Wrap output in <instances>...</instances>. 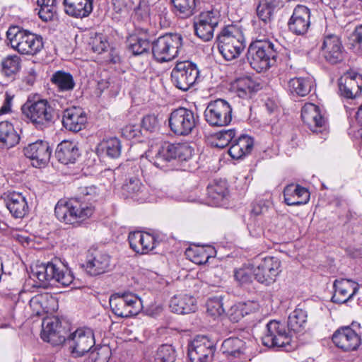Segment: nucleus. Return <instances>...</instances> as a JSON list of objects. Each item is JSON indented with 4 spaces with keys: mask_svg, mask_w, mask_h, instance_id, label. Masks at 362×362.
<instances>
[{
    "mask_svg": "<svg viewBox=\"0 0 362 362\" xmlns=\"http://www.w3.org/2000/svg\"><path fill=\"white\" fill-rule=\"evenodd\" d=\"M98 196L94 186L81 187L78 194L69 200H59L55 206L57 218L66 224H78L90 218L95 211L93 202Z\"/></svg>",
    "mask_w": 362,
    "mask_h": 362,
    "instance_id": "f257e3e1",
    "label": "nucleus"
},
{
    "mask_svg": "<svg viewBox=\"0 0 362 362\" xmlns=\"http://www.w3.org/2000/svg\"><path fill=\"white\" fill-rule=\"evenodd\" d=\"M56 102V100H28L22 105V113L36 129L43 130L49 127L59 116V110L55 108Z\"/></svg>",
    "mask_w": 362,
    "mask_h": 362,
    "instance_id": "f03ea898",
    "label": "nucleus"
},
{
    "mask_svg": "<svg viewBox=\"0 0 362 362\" xmlns=\"http://www.w3.org/2000/svg\"><path fill=\"white\" fill-rule=\"evenodd\" d=\"M6 37L11 48L21 54L34 56L40 52L44 47L43 38L40 35L18 26L9 27Z\"/></svg>",
    "mask_w": 362,
    "mask_h": 362,
    "instance_id": "7ed1b4c3",
    "label": "nucleus"
},
{
    "mask_svg": "<svg viewBox=\"0 0 362 362\" xmlns=\"http://www.w3.org/2000/svg\"><path fill=\"white\" fill-rule=\"evenodd\" d=\"M33 275L44 287L51 281L66 287L70 286L74 279L71 271L58 258H54L47 264L36 266L33 270Z\"/></svg>",
    "mask_w": 362,
    "mask_h": 362,
    "instance_id": "20e7f679",
    "label": "nucleus"
},
{
    "mask_svg": "<svg viewBox=\"0 0 362 362\" xmlns=\"http://www.w3.org/2000/svg\"><path fill=\"white\" fill-rule=\"evenodd\" d=\"M277 55L278 52L272 42L257 40L249 45L247 59L252 68L261 73L275 64Z\"/></svg>",
    "mask_w": 362,
    "mask_h": 362,
    "instance_id": "39448f33",
    "label": "nucleus"
},
{
    "mask_svg": "<svg viewBox=\"0 0 362 362\" xmlns=\"http://www.w3.org/2000/svg\"><path fill=\"white\" fill-rule=\"evenodd\" d=\"M193 151L194 149L187 143L165 142L158 148L155 156L152 157L151 162L158 168L166 170L173 160L182 162L189 160Z\"/></svg>",
    "mask_w": 362,
    "mask_h": 362,
    "instance_id": "423d86ee",
    "label": "nucleus"
},
{
    "mask_svg": "<svg viewBox=\"0 0 362 362\" xmlns=\"http://www.w3.org/2000/svg\"><path fill=\"white\" fill-rule=\"evenodd\" d=\"M183 38L178 33H166L151 43L153 58L158 62H168L179 54Z\"/></svg>",
    "mask_w": 362,
    "mask_h": 362,
    "instance_id": "0eeeda50",
    "label": "nucleus"
},
{
    "mask_svg": "<svg viewBox=\"0 0 362 362\" xmlns=\"http://www.w3.org/2000/svg\"><path fill=\"white\" fill-rule=\"evenodd\" d=\"M362 327L358 322L342 326L335 330L332 336L334 346L343 351L357 350L361 344Z\"/></svg>",
    "mask_w": 362,
    "mask_h": 362,
    "instance_id": "6e6552de",
    "label": "nucleus"
},
{
    "mask_svg": "<svg viewBox=\"0 0 362 362\" xmlns=\"http://www.w3.org/2000/svg\"><path fill=\"white\" fill-rule=\"evenodd\" d=\"M291 332L284 322L270 320L267 324L265 334L262 337V344L269 348H285L286 351H289L291 349Z\"/></svg>",
    "mask_w": 362,
    "mask_h": 362,
    "instance_id": "1a4fd4ad",
    "label": "nucleus"
},
{
    "mask_svg": "<svg viewBox=\"0 0 362 362\" xmlns=\"http://www.w3.org/2000/svg\"><path fill=\"white\" fill-rule=\"evenodd\" d=\"M171 82L174 86L182 91L192 88L199 78L197 66L189 62H177L170 74Z\"/></svg>",
    "mask_w": 362,
    "mask_h": 362,
    "instance_id": "9d476101",
    "label": "nucleus"
},
{
    "mask_svg": "<svg viewBox=\"0 0 362 362\" xmlns=\"http://www.w3.org/2000/svg\"><path fill=\"white\" fill-rule=\"evenodd\" d=\"M281 272V261L272 256L257 257L252 265L255 279L260 284L269 286L276 281Z\"/></svg>",
    "mask_w": 362,
    "mask_h": 362,
    "instance_id": "9b49d317",
    "label": "nucleus"
},
{
    "mask_svg": "<svg viewBox=\"0 0 362 362\" xmlns=\"http://www.w3.org/2000/svg\"><path fill=\"white\" fill-rule=\"evenodd\" d=\"M74 358L81 357L91 351L95 344L93 330L87 327L78 328L70 334L64 342Z\"/></svg>",
    "mask_w": 362,
    "mask_h": 362,
    "instance_id": "f8f14e48",
    "label": "nucleus"
},
{
    "mask_svg": "<svg viewBox=\"0 0 362 362\" xmlns=\"http://www.w3.org/2000/svg\"><path fill=\"white\" fill-rule=\"evenodd\" d=\"M169 127L176 135H189L196 127L199 116L192 110L179 107L174 110L169 117Z\"/></svg>",
    "mask_w": 362,
    "mask_h": 362,
    "instance_id": "ddd939ff",
    "label": "nucleus"
},
{
    "mask_svg": "<svg viewBox=\"0 0 362 362\" xmlns=\"http://www.w3.org/2000/svg\"><path fill=\"white\" fill-rule=\"evenodd\" d=\"M233 109L223 99L211 101L204 112L205 121L211 127H221L228 125L232 120Z\"/></svg>",
    "mask_w": 362,
    "mask_h": 362,
    "instance_id": "4468645a",
    "label": "nucleus"
},
{
    "mask_svg": "<svg viewBox=\"0 0 362 362\" xmlns=\"http://www.w3.org/2000/svg\"><path fill=\"white\" fill-rule=\"evenodd\" d=\"M109 303L112 313L122 318L136 315L141 309V300L132 293L112 295Z\"/></svg>",
    "mask_w": 362,
    "mask_h": 362,
    "instance_id": "2eb2a0df",
    "label": "nucleus"
},
{
    "mask_svg": "<svg viewBox=\"0 0 362 362\" xmlns=\"http://www.w3.org/2000/svg\"><path fill=\"white\" fill-rule=\"evenodd\" d=\"M216 346L206 336H197L188 345V356L192 362H211Z\"/></svg>",
    "mask_w": 362,
    "mask_h": 362,
    "instance_id": "dca6fc26",
    "label": "nucleus"
},
{
    "mask_svg": "<svg viewBox=\"0 0 362 362\" xmlns=\"http://www.w3.org/2000/svg\"><path fill=\"white\" fill-rule=\"evenodd\" d=\"M111 267L110 255L102 250L90 249L86 255L83 267L90 276H98L107 272Z\"/></svg>",
    "mask_w": 362,
    "mask_h": 362,
    "instance_id": "f3484780",
    "label": "nucleus"
},
{
    "mask_svg": "<svg viewBox=\"0 0 362 362\" xmlns=\"http://www.w3.org/2000/svg\"><path fill=\"white\" fill-rule=\"evenodd\" d=\"M52 151L49 143L42 140L30 144L23 148L25 156L31 160L35 168L45 166L49 161Z\"/></svg>",
    "mask_w": 362,
    "mask_h": 362,
    "instance_id": "a211bd4d",
    "label": "nucleus"
},
{
    "mask_svg": "<svg viewBox=\"0 0 362 362\" xmlns=\"http://www.w3.org/2000/svg\"><path fill=\"white\" fill-rule=\"evenodd\" d=\"M321 50L325 61L331 64H338L344 59V49L339 37L337 35H325Z\"/></svg>",
    "mask_w": 362,
    "mask_h": 362,
    "instance_id": "6ab92c4d",
    "label": "nucleus"
},
{
    "mask_svg": "<svg viewBox=\"0 0 362 362\" xmlns=\"http://www.w3.org/2000/svg\"><path fill=\"white\" fill-rule=\"evenodd\" d=\"M288 25L290 31L297 35L305 34L310 26V9L303 5L296 6Z\"/></svg>",
    "mask_w": 362,
    "mask_h": 362,
    "instance_id": "aec40b11",
    "label": "nucleus"
},
{
    "mask_svg": "<svg viewBox=\"0 0 362 362\" xmlns=\"http://www.w3.org/2000/svg\"><path fill=\"white\" fill-rule=\"evenodd\" d=\"M340 95L346 98H354L362 90V76L357 73L347 72L338 81Z\"/></svg>",
    "mask_w": 362,
    "mask_h": 362,
    "instance_id": "412c9836",
    "label": "nucleus"
},
{
    "mask_svg": "<svg viewBox=\"0 0 362 362\" xmlns=\"http://www.w3.org/2000/svg\"><path fill=\"white\" fill-rule=\"evenodd\" d=\"M334 293L332 301L341 304L351 300L358 291L359 284L349 279H339L334 281Z\"/></svg>",
    "mask_w": 362,
    "mask_h": 362,
    "instance_id": "4be33fe9",
    "label": "nucleus"
},
{
    "mask_svg": "<svg viewBox=\"0 0 362 362\" xmlns=\"http://www.w3.org/2000/svg\"><path fill=\"white\" fill-rule=\"evenodd\" d=\"M87 117L80 107L72 106L63 112L62 125L68 131L78 132L85 128Z\"/></svg>",
    "mask_w": 362,
    "mask_h": 362,
    "instance_id": "5701e85b",
    "label": "nucleus"
},
{
    "mask_svg": "<svg viewBox=\"0 0 362 362\" xmlns=\"http://www.w3.org/2000/svg\"><path fill=\"white\" fill-rule=\"evenodd\" d=\"M301 119L313 132H321L326 124V119L320 108L313 103H306L302 107Z\"/></svg>",
    "mask_w": 362,
    "mask_h": 362,
    "instance_id": "b1692460",
    "label": "nucleus"
},
{
    "mask_svg": "<svg viewBox=\"0 0 362 362\" xmlns=\"http://www.w3.org/2000/svg\"><path fill=\"white\" fill-rule=\"evenodd\" d=\"M1 198L4 200L13 217L22 218L28 213L29 208L26 199L21 193L8 191L4 193Z\"/></svg>",
    "mask_w": 362,
    "mask_h": 362,
    "instance_id": "393cba45",
    "label": "nucleus"
},
{
    "mask_svg": "<svg viewBox=\"0 0 362 362\" xmlns=\"http://www.w3.org/2000/svg\"><path fill=\"white\" fill-rule=\"evenodd\" d=\"M41 338L54 346L63 344L66 337L62 334L61 322L57 318L45 319L42 324Z\"/></svg>",
    "mask_w": 362,
    "mask_h": 362,
    "instance_id": "a878e982",
    "label": "nucleus"
},
{
    "mask_svg": "<svg viewBox=\"0 0 362 362\" xmlns=\"http://www.w3.org/2000/svg\"><path fill=\"white\" fill-rule=\"evenodd\" d=\"M128 240L130 247L136 253L141 255L148 253L156 247L155 237L148 233L131 232Z\"/></svg>",
    "mask_w": 362,
    "mask_h": 362,
    "instance_id": "bb28decb",
    "label": "nucleus"
},
{
    "mask_svg": "<svg viewBox=\"0 0 362 362\" xmlns=\"http://www.w3.org/2000/svg\"><path fill=\"white\" fill-rule=\"evenodd\" d=\"M122 192L139 202H152L154 199L148 194L147 188L142 185L139 179L130 177L122 186Z\"/></svg>",
    "mask_w": 362,
    "mask_h": 362,
    "instance_id": "cd10ccee",
    "label": "nucleus"
},
{
    "mask_svg": "<svg viewBox=\"0 0 362 362\" xmlns=\"http://www.w3.org/2000/svg\"><path fill=\"white\" fill-rule=\"evenodd\" d=\"M284 202L288 206H299L308 203L310 192L299 185H288L284 189Z\"/></svg>",
    "mask_w": 362,
    "mask_h": 362,
    "instance_id": "c85d7f7f",
    "label": "nucleus"
},
{
    "mask_svg": "<svg viewBox=\"0 0 362 362\" xmlns=\"http://www.w3.org/2000/svg\"><path fill=\"white\" fill-rule=\"evenodd\" d=\"M79 156L80 152L77 144L71 141H62L55 150V157L59 162L64 165L74 163Z\"/></svg>",
    "mask_w": 362,
    "mask_h": 362,
    "instance_id": "c756f323",
    "label": "nucleus"
},
{
    "mask_svg": "<svg viewBox=\"0 0 362 362\" xmlns=\"http://www.w3.org/2000/svg\"><path fill=\"white\" fill-rule=\"evenodd\" d=\"M93 0H64L66 14L74 18L88 17L93 11Z\"/></svg>",
    "mask_w": 362,
    "mask_h": 362,
    "instance_id": "7c9ffc66",
    "label": "nucleus"
},
{
    "mask_svg": "<svg viewBox=\"0 0 362 362\" xmlns=\"http://www.w3.org/2000/svg\"><path fill=\"white\" fill-rule=\"evenodd\" d=\"M253 146V138L242 134L233 141L228 153L233 159H241L251 153Z\"/></svg>",
    "mask_w": 362,
    "mask_h": 362,
    "instance_id": "2f4dec72",
    "label": "nucleus"
},
{
    "mask_svg": "<svg viewBox=\"0 0 362 362\" xmlns=\"http://www.w3.org/2000/svg\"><path fill=\"white\" fill-rule=\"evenodd\" d=\"M169 308L173 313L177 314L190 313L197 309L196 299L187 294L175 295L171 298Z\"/></svg>",
    "mask_w": 362,
    "mask_h": 362,
    "instance_id": "473e14b6",
    "label": "nucleus"
},
{
    "mask_svg": "<svg viewBox=\"0 0 362 362\" xmlns=\"http://www.w3.org/2000/svg\"><path fill=\"white\" fill-rule=\"evenodd\" d=\"M207 204L218 206L228 195V191L226 182L224 180H213L207 186Z\"/></svg>",
    "mask_w": 362,
    "mask_h": 362,
    "instance_id": "72a5a7b5",
    "label": "nucleus"
},
{
    "mask_svg": "<svg viewBox=\"0 0 362 362\" xmlns=\"http://www.w3.org/2000/svg\"><path fill=\"white\" fill-rule=\"evenodd\" d=\"M315 81L312 77H294L288 83V89L293 95L304 97L314 88Z\"/></svg>",
    "mask_w": 362,
    "mask_h": 362,
    "instance_id": "f704fd0d",
    "label": "nucleus"
},
{
    "mask_svg": "<svg viewBox=\"0 0 362 362\" xmlns=\"http://www.w3.org/2000/svg\"><path fill=\"white\" fill-rule=\"evenodd\" d=\"M20 136L8 121L0 122V147L10 148L18 144Z\"/></svg>",
    "mask_w": 362,
    "mask_h": 362,
    "instance_id": "c9c22d12",
    "label": "nucleus"
},
{
    "mask_svg": "<svg viewBox=\"0 0 362 362\" xmlns=\"http://www.w3.org/2000/svg\"><path fill=\"white\" fill-rule=\"evenodd\" d=\"M233 88L238 97L247 98H250L252 93L260 90L261 85L251 77L246 76L237 78L233 83Z\"/></svg>",
    "mask_w": 362,
    "mask_h": 362,
    "instance_id": "e433bc0d",
    "label": "nucleus"
},
{
    "mask_svg": "<svg viewBox=\"0 0 362 362\" xmlns=\"http://www.w3.org/2000/svg\"><path fill=\"white\" fill-rule=\"evenodd\" d=\"M246 342L238 337H230L225 339L221 345V351L228 356L240 357L247 351Z\"/></svg>",
    "mask_w": 362,
    "mask_h": 362,
    "instance_id": "4c0bfd02",
    "label": "nucleus"
},
{
    "mask_svg": "<svg viewBox=\"0 0 362 362\" xmlns=\"http://www.w3.org/2000/svg\"><path fill=\"white\" fill-rule=\"evenodd\" d=\"M218 50L223 57L227 61L238 58L245 48V40L235 42H218Z\"/></svg>",
    "mask_w": 362,
    "mask_h": 362,
    "instance_id": "58836bf2",
    "label": "nucleus"
},
{
    "mask_svg": "<svg viewBox=\"0 0 362 362\" xmlns=\"http://www.w3.org/2000/svg\"><path fill=\"white\" fill-rule=\"evenodd\" d=\"M307 318V312L302 308H296L288 315L287 322L288 329L294 333L303 332L306 326Z\"/></svg>",
    "mask_w": 362,
    "mask_h": 362,
    "instance_id": "ea45409f",
    "label": "nucleus"
},
{
    "mask_svg": "<svg viewBox=\"0 0 362 362\" xmlns=\"http://www.w3.org/2000/svg\"><path fill=\"white\" fill-rule=\"evenodd\" d=\"M1 71L5 76L14 78L21 68V59L16 54L8 55L1 62Z\"/></svg>",
    "mask_w": 362,
    "mask_h": 362,
    "instance_id": "a19ab883",
    "label": "nucleus"
},
{
    "mask_svg": "<svg viewBox=\"0 0 362 362\" xmlns=\"http://www.w3.org/2000/svg\"><path fill=\"white\" fill-rule=\"evenodd\" d=\"M50 81L62 92L72 90L75 87L72 75L64 71H57L54 73Z\"/></svg>",
    "mask_w": 362,
    "mask_h": 362,
    "instance_id": "79ce46f5",
    "label": "nucleus"
},
{
    "mask_svg": "<svg viewBox=\"0 0 362 362\" xmlns=\"http://www.w3.org/2000/svg\"><path fill=\"white\" fill-rule=\"evenodd\" d=\"M245 40L241 27L238 24H228L225 25L218 35V42H235Z\"/></svg>",
    "mask_w": 362,
    "mask_h": 362,
    "instance_id": "37998d69",
    "label": "nucleus"
},
{
    "mask_svg": "<svg viewBox=\"0 0 362 362\" xmlns=\"http://www.w3.org/2000/svg\"><path fill=\"white\" fill-rule=\"evenodd\" d=\"M197 0H170L174 12L181 18H188L195 12Z\"/></svg>",
    "mask_w": 362,
    "mask_h": 362,
    "instance_id": "c03bdc74",
    "label": "nucleus"
},
{
    "mask_svg": "<svg viewBox=\"0 0 362 362\" xmlns=\"http://www.w3.org/2000/svg\"><path fill=\"white\" fill-rule=\"evenodd\" d=\"M221 17L220 10L218 8L212 7L209 10L201 12L194 21L200 22L216 28L221 21Z\"/></svg>",
    "mask_w": 362,
    "mask_h": 362,
    "instance_id": "a18cd8bd",
    "label": "nucleus"
},
{
    "mask_svg": "<svg viewBox=\"0 0 362 362\" xmlns=\"http://www.w3.org/2000/svg\"><path fill=\"white\" fill-rule=\"evenodd\" d=\"M103 151L112 158H117L121 154L122 145L120 141L116 137H111L103 140L100 145Z\"/></svg>",
    "mask_w": 362,
    "mask_h": 362,
    "instance_id": "49530a36",
    "label": "nucleus"
},
{
    "mask_svg": "<svg viewBox=\"0 0 362 362\" xmlns=\"http://www.w3.org/2000/svg\"><path fill=\"white\" fill-rule=\"evenodd\" d=\"M127 42L129 50L134 55L142 54L146 52L151 47L147 39H143L137 36H131Z\"/></svg>",
    "mask_w": 362,
    "mask_h": 362,
    "instance_id": "de8ad7c7",
    "label": "nucleus"
},
{
    "mask_svg": "<svg viewBox=\"0 0 362 362\" xmlns=\"http://www.w3.org/2000/svg\"><path fill=\"white\" fill-rule=\"evenodd\" d=\"M176 351L171 344L160 345L156 351V360L158 362H174L176 359Z\"/></svg>",
    "mask_w": 362,
    "mask_h": 362,
    "instance_id": "09e8293b",
    "label": "nucleus"
},
{
    "mask_svg": "<svg viewBox=\"0 0 362 362\" xmlns=\"http://www.w3.org/2000/svg\"><path fill=\"white\" fill-rule=\"evenodd\" d=\"M186 256L194 264H203L208 262L210 255L203 247L189 248L185 252Z\"/></svg>",
    "mask_w": 362,
    "mask_h": 362,
    "instance_id": "8fccbe9b",
    "label": "nucleus"
},
{
    "mask_svg": "<svg viewBox=\"0 0 362 362\" xmlns=\"http://www.w3.org/2000/svg\"><path fill=\"white\" fill-rule=\"evenodd\" d=\"M196 35L204 42L210 41L214 37L215 28L211 25L194 21Z\"/></svg>",
    "mask_w": 362,
    "mask_h": 362,
    "instance_id": "3c124183",
    "label": "nucleus"
},
{
    "mask_svg": "<svg viewBox=\"0 0 362 362\" xmlns=\"http://www.w3.org/2000/svg\"><path fill=\"white\" fill-rule=\"evenodd\" d=\"M216 141L215 146L223 148L229 144H232L235 138V129L221 131L216 134Z\"/></svg>",
    "mask_w": 362,
    "mask_h": 362,
    "instance_id": "603ef678",
    "label": "nucleus"
},
{
    "mask_svg": "<svg viewBox=\"0 0 362 362\" xmlns=\"http://www.w3.org/2000/svg\"><path fill=\"white\" fill-rule=\"evenodd\" d=\"M207 313L214 317L220 316L225 312L222 298L214 297L209 298L206 302Z\"/></svg>",
    "mask_w": 362,
    "mask_h": 362,
    "instance_id": "864d4df0",
    "label": "nucleus"
},
{
    "mask_svg": "<svg viewBox=\"0 0 362 362\" xmlns=\"http://www.w3.org/2000/svg\"><path fill=\"white\" fill-rule=\"evenodd\" d=\"M111 354L110 347L107 345H103L94 351H90V358L93 362H108Z\"/></svg>",
    "mask_w": 362,
    "mask_h": 362,
    "instance_id": "5fc2aeb1",
    "label": "nucleus"
},
{
    "mask_svg": "<svg viewBox=\"0 0 362 362\" xmlns=\"http://www.w3.org/2000/svg\"><path fill=\"white\" fill-rule=\"evenodd\" d=\"M256 12L260 21L266 24L270 23L273 17L272 2L257 4Z\"/></svg>",
    "mask_w": 362,
    "mask_h": 362,
    "instance_id": "6e6d98bb",
    "label": "nucleus"
},
{
    "mask_svg": "<svg viewBox=\"0 0 362 362\" xmlns=\"http://www.w3.org/2000/svg\"><path fill=\"white\" fill-rule=\"evenodd\" d=\"M264 222L265 220H262L261 217L258 218H249L247 229L250 235L254 238L261 237L264 234Z\"/></svg>",
    "mask_w": 362,
    "mask_h": 362,
    "instance_id": "4d7b16f0",
    "label": "nucleus"
},
{
    "mask_svg": "<svg viewBox=\"0 0 362 362\" xmlns=\"http://www.w3.org/2000/svg\"><path fill=\"white\" fill-rule=\"evenodd\" d=\"M252 276H254L252 267H243L234 272L235 279L242 285L251 283L252 281Z\"/></svg>",
    "mask_w": 362,
    "mask_h": 362,
    "instance_id": "13d9d810",
    "label": "nucleus"
},
{
    "mask_svg": "<svg viewBox=\"0 0 362 362\" xmlns=\"http://www.w3.org/2000/svg\"><path fill=\"white\" fill-rule=\"evenodd\" d=\"M269 206L264 201L254 203L252 205L250 218H258L261 217L262 220H264V216L267 214Z\"/></svg>",
    "mask_w": 362,
    "mask_h": 362,
    "instance_id": "bf43d9fd",
    "label": "nucleus"
},
{
    "mask_svg": "<svg viewBox=\"0 0 362 362\" xmlns=\"http://www.w3.org/2000/svg\"><path fill=\"white\" fill-rule=\"evenodd\" d=\"M143 129L153 132L158 129L159 121L155 115H147L143 117L141 121Z\"/></svg>",
    "mask_w": 362,
    "mask_h": 362,
    "instance_id": "052dcab7",
    "label": "nucleus"
},
{
    "mask_svg": "<svg viewBox=\"0 0 362 362\" xmlns=\"http://www.w3.org/2000/svg\"><path fill=\"white\" fill-rule=\"evenodd\" d=\"M109 46L107 40L101 35L95 36L92 41V49L94 52L100 54L105 52Z\"/></svg>",
    "mask_w": 362,
    "mask_h": 362,
    "instance_id": "680f3d73",
    "label": "nucleus"
},
{
    "mask_svg": "<svg viewBox=\"0 0 362 362\" xmlns=\"http://www.w3.org/2000/svg\"><path fill=\"white\" fill-rule=\"evenodd\" d=\"M37 13L42 21L45 22L51 21L57 14V8L56 7H40Z\"/></svg>",
    "mask_w": 362,
    "mask_h": 362,
    "instance_id": "e2e57ef3",
    "label": "nucleus"
},
{
    "mask_svg": "<svg viewBox=\"0 0 362 362\" xmlns=\"http://www.w3.org/2000/svg\"><path fill=\"white\" fill-rule=\"evenodd\" d=\"M228 315L230 320L233 322H238L243 317L240 303H235L230 308Z\"/></svg>",
    "mask_w": 362,
    "mask_h": 362,
    "instance_id": "0e129e2a",
    "label": "nucleus"
},
{
    "mask_svg": "<svg viewBox=\"0 0 362 362\" xmlns=\"http://www.w3.org/2000/svg\"><path fill=\"white\" fill-rule=\"evenodd\" d=\"M240 304L241 305L243 317L259 309L258 303L255 301L240 302Z\"/></svg>",
    "mask_w": 362,
    "mask_h": 362,
    "instance_id": "69168bd1",
    "label": "nucleus"
},
{
    "mask_svg": "<svg viewBox=\"0 0 362 362\" xmlns=\"http://www.w3.org/2000/svg\"><path fill=\"white\" fill-rule=\"evenodd\" d=\"M11 100L12 98L7 95H6V98L4 101L2 106L0 108V115L8 113L11 110Z\"/></svg>",
    "mask_w": 362,
    "mask_h": 362,
    "instance_id": "338daca9",
    "label": "nucleus"
},
{
    "mask_svg": "<svg viewBox=\"0 0 362 362\" xmlns=\"http://www.w3.org/2000/svg\"><path fill=\"white\" fill-rule=\"evenodd\" d=\"M139 133V131L132 125H127L123 129V134L129 139L137 136Z\"/></svg>",
    "mask_w": 362,
    "mask_h": 362,
    "instance_id": "774afa93",
    "label": "nucleus"
}]
</instances>
